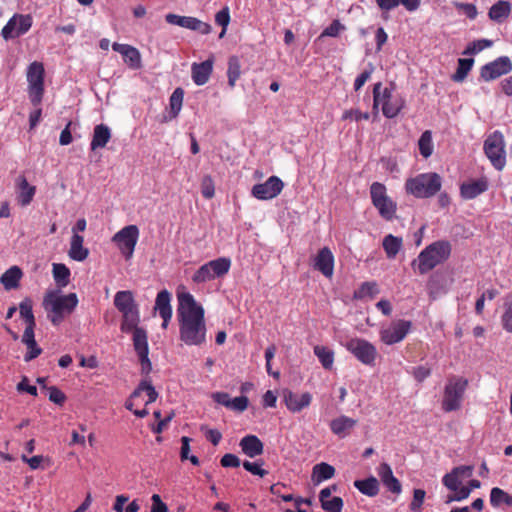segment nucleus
Wrapping results in <instances>:
<instances>
[{
    "instance_id": "f257e3e1",
    "label": "nucleus",
    "mask_w": 512,
    "mask_h": 512,
    "mask_svg": "<svg viewBox=\"0 0 512 512\" xmlns=\"http://www.w3.org/2000/svg\"><path fill=\"white\" fill-rule=\"evenodd\" d=\"M177 320L180 340L188 346H201L206 342V324L203 307L189 292L177 291Z\"/></svg>"
},
{
    "instance_id": "f03ea898",
    "label": "nucleus",
    "mask_w": 512,
    "mask_h": 512,
    "mask_svg": "<svg viewBox=\"0 0 512 512\" xmlns=\"http://www.w3.org/2000/svg\"><path fill=\"white\" fill-rule=\"evenodd\" d=\"M139 309L122 314L120 329L123 333H132L134 350L139 358L141 373L148 375L152 371V363L149 359V346L147 331L139 327Z\"/></svg>"
},
{
    "instance_id": "7ed1b4c3",
    "label": "nucleus",
    "mask_w": 512,
    "mask_h": 512,
    "mask_svg": "<svg viewBox=\"0 0 512 512\" xmlns=\"http://www.w3.org/2000/svg\"><path fill=\"white\" fill-rule=\"evenodd\" d=\"M406 101L404 97L395 92V84L390 83L389 86L383 87L381 82H377L373 86V114L378 115L379 109L382 114L392 119L397 117L404 109Z\"/></svg>"
},
{
    "instance_id": "20e7f679",
    "label": "nucleus",
    "mask_w": 512,
    "mask_h": 512,
    "mask_svg": "<svg viewBox=\"0 0 512 512\" xmlns=\"http://www.w3.org/2000/svg\"><path fill=\"white\" fill-rule=\"evenodd\" d=\"M451 251L452 247L449 241H435L423 249L411 265L420 275H425L448 260Z\"/></svg>"
},
{
    "instance_id": "39448f33",
    "label": "nucleus",
    "mask_w": 512,
    "mask_h": 512,
    "mask_svg": "<svg viewBox=\"0 0 512 512\" xmlns=\"http://www.w3.org/2000/svg\"><path fill=\"white\" fill-rule=\"evenodd\" d=\"M78 305L76 293L60 295L57 291L48 292L43 300V306L48 311V318L53 325L62 323L67 315H70Z\"/></svg>"
},
{
    "instance_id": "423d86ee",
    "label": "nucleus",
    "mask_w": 512,
    "mask_h": 512,
    "mask_svg": "<svg viewBox=\"0 0 512 512\" xmlns=\"http://www.w3.org/2000/svg\"><path fill=\"white\" fill-rule=\"evenodd\" d=\"M442 187V179L435 172H427L409 178L405 182V190L416 198H430L436 195Z\"/></svg>"
},
{
    "instance_id": "0eeeda50",
    "label": "nucleus",
    "mask_w": 512,
    "mask_h": 512,
    "mask_svg": "<svg viewBox=\"0 0 512 512\" xmlns=\"http://www.w3.org/2000/svg\"><path fill=\"white\" fill-rule=\"evenodd\" d=\"M467 387V379L458 376L449 377L444 387L441 403L443 411L452 412L459 410Z\"/></svg>"
},
{
    "instance_id": "6e6552de",
    "label": "nucleus",
    "mask_w": 512,
    "mask_h": 512,
    "mask_svg": "<svg viewBox=\"0 0 512 512\" xmlns=\"http://www.w3.org/2000/svg\"><path fill=\"white\" fill-rule=\"evenodd\" d=\"M370 198L379 215L386 221L395 218L397 204L387 194V188L383 183L373 182L370 186Z\"/></svg>"
},
{
    "instance_id": "1a4fd4ad",
    "label": "nucleus",
    "mask_w": 512,
    "mask_h": 512,
    "mask_svg": "<svg viewBox=\"0 0 512 512\" xmlns=\"http://www.w3.org/2000/svg\"><path fill=\"white\" fill-rule=\"evenodd\" d=\"M45 69L41 62L34 61L27 68L28 96L34 107L41 105L44 95Z\"/></svg>"
},
{
    "instance_id": "9d476101",
    "label": "nucleus",
    "mask_w": 512,
    "mask_h": 512,
    "mask_svg": "<svg viewBox=\"0 0 512 512\" xmlns=\"http://www.w3.org/2000/svg\"><path fill=\"white\" fill-rule=\"evenodd\" d=\"M484 153L491 165L498 171L503 170L506 165L505 139L503 134L496 130L484 141Z\"/></svg>"
},
{
    "instance_id": "9b49d317",
    "label": "nucleus",
    "mask_w": 512,
    "mask_h": 512,
    "mask_svg": "<svg viewBox=\"0 0 512 512\" xmlns=\"http://www.w3.org/2000/svg\"><path fill=\"white\" fill-rule=\"evenodd\" d=\"M231 261L229 258L220 257L200 266L192 276L195 283H205L215 278L222 277L229 272Z\"/></svg>"
},
{
    "instance_id": "f8f14e48",
    "label": "nucleus",
    "mask_w": 512,
    "mask_h": 512,
    "mask_svg": "<svg viewBox=\"0 0 512 512\" xmlns=\"http://www.w3.org/2000/svg\"><path fill=\"white\" fill-rule=\"evenodd\" d=\"M359 362L366 366H374L378 352L376 347L366 339L354 337L343 344Z\"/></svg>"
},
{
    "instance_id": "ddd939ff",
    "label": "nucleus",
    "mask_w": 512,
    "mask_h": 512,
    "mask_svg": "<svg viewBox=\"0 0 512 512\" xmlns=\"http://www.w3.org/2000/svg\"><path fill=\"white\" fill-rule=\"evenodd\" d=\"M138 238V227L136 225H128L114 234L112 242L116 244L125 259H130L133 256Z\"/></svg>"
},
{
    "instance_id": "4468645a",
    "label": "nucleus",
    "mask_w": 512,
    "mask_h": 512,
    "mask_svg": "<svg viewBox=\"0 0 512 512\" xmlns=\"http://www.w3.org/2000/svg\"><path fill=\"white\" fill-rule=\"evenodd\" d=\"M512 71V61L508 56H500L486 63L480 69V79L490 82Z\"/></svg>"
},
{
    "instance_id": "2eb2a0df",
    "label": "nucleus",
    "mask_w": 512,
    "mask_h": 512,
    "mask_svg": "<svg viewBox=\"0 0 512 512\" xmlns=\"http://www.w3.org/2000/svg\"><path fill=\"white\" fill-rule=\"evenodd\" d=\"M32 23L33 20L29 14H15L2 28L1 35L5 40L17 38L27 33Z\"/></svg>"
},
{
    "instance_id": "dca6fc26",
    "label": "nucleus",
    "mask_w": 512,
    "mask_h": 512,
    "mask_svg": "<svg viewBox=\"0 0 512 512\" xmlns=\"http://www.w3.org/2000/svg\"><path fill=\"white\" fill-rule=\"evenodd\" d=\"M412 327L411 321L400 319L392 322L388 327L381 329L380 339L386 345L401 342Z\"/></svg>"
},
{
    "instance_id": "f3484780",
    "label": "nucleus",
    "mask_w": 512,
    "mask_h": 512,
    "mask_svg": "<svg viewBox=\"0 0 512 512\" xmlns=\"http://www.w3.org/2000/svg\"><path fill=\"white\" fill-rule=\"evenodd\" d=\"M284 183L277 176H270L264 183L256 184L251 189V195L258 200H271L283 190Z\"/></svg>"
},
{
    "instance_id": "a211bd4d",
    "label": "nucleus",
    "mask_w": 512,
    "mask_h": 512,
    "mask_svg": "<svg viewBox=\"0 0 512 512\" xmlns=\"http://www.w3.org/2000/svg\"><path fill=\"white\" fill-rule=\"evenodd\" d=\"M442 483L448 490L454 492L453 496L448 497L446 503L462 501L468 498L471 493V488L462 486V479L452 470L444 475Z\"/></svg>"
},
{
    "instance_id": "6ab92c4d",
    "label": "nucleus",
    "mask_w": 512,
    "mask_h": 512,
    "mask_svg": "<svg viewBox=\"0 0 512 512\" xmlns=\"http://www.w3.org/2000/svg\"><path fill=\"white\" fill-rule=\"evenodd\" d=\"M334 264L335 258L329 247L321 248L313 259V268L328 279L334 274Z\"/></svg>"
},
{
    "instance_id": "aec40b11",
    "label": "nucleus",
    "mask_w": 512,
    "mask_h": 512,
    "mask_svg": "<svg viewBox=\"0 0 512 512\" xmlns=\"http://www.w3.org/2000/svg\"><path fill=\"white\" fill-rule=\"evenodd\" d=\"M171 293L164 289L158 292L155 299L154 310L157 311L163 319L161 327L166 329L172 318Z\"/></svg>"
},
{
    "instance_id": "412c9836",
    "label": "nucleus",
    "mask_w": 512,
    "mask_h": 512,
    "mask_svg": "<svg viewBox=\"0 0 512 512\" xmlns=\"http://www.w3.org/2000/svg\"><path fill=\"white\" fill-rule=\"evenodd\" d=\"M312 401V395L309 392L298 394L292 391L284 393V403L287 409L292 413H299L307 408Z\"/></svg>"
},
{
    "instance_id": "4be33fe9",
    "label": "nucleus",
    "mask_w": 512,
    "mask_h": 512,
    "mask_svg": "<svg viewBox=\"0 0 512 512\" xmlns=\"http://www.w3.org/2000/svg\"><path fill=\"white\" fill-rule=\"evenodd\" d=\"M213 65H214L213 57H211L201 63L194 62L191 65V77H192L193 82L198 86H202V85L206 84L209 81L210 76L213 72Z\"/></svg>"
},
{
    "instance_id": "5701e85b",
    "label": "nucleus",
    "mask_w": 512,
    "mask_h": 512,
    "mask_svg": "<svg viewBox=\"0 0 512 512\" xmlns=\"http://www.w3.org/2000/svg\"><path fill=\"white\" fill-rule=\"evenodd\" d=\"M489 183L486 177L470 180L460 186L461 197L471 200L488 190Z\"/></svg>"
},
{
    "instance_id": "b1692460",
    "label": "nucleus",
    "mask_w": 512,
    "mask_h": 512,
    "mask_svg": "<svg viewBox=\"0 0 512 512\" xmlns=\"http://www.w3.org/2000/svg\"><path fill=\"white\" fill-rule=\"evenodd\" d=\"M112 49L118 53H120L124 62L132 69L141 68V55L137 48L128 45L114 42L112 44Z\"/></svg>"
},
{
    "instance_id": "393cba45",
    "label": "nucleus",
    "mask_w": 512,
    "mask_h": 512,
    "mask_svg": "<svg viewBox=\"0 0 512 512\" xmlns=\"http://www.w3.org/2000/svg\"><path fill=\"white\" fill-rule=\"evenodd\" d=\"M16 193L18 203L22 207H26L33 201L36 193V187L34 185H30L25 176L20 175L16 179Z\"/></svg>"
},
{
    "instance_id": "a878e982",
    "label": "nucleus",
    "mask_w": 512,
    "mask_h": 512,
    "mask_svg": "<svg viewBox=\"0 0 512 512\" xmlns=\"http://www.w3.org/2000/svg\"><path fill=\"white\" fill-rule=\"evenodd\" d=\"M241 451L249 458H255L263 454L264 445L256 435H246L240 442Z\"/></svg>"
},
{
    "instance_id": "bb28decb",
    "label": "nucleus",
    "mask_w": 512,
    "mask_h": 512,
    "mask_svg": "<svg viewBox=\"0 0 512 512\" xmlns=\"http://www.w3.org/2000/svg\"><path fill=\"white\" fill-rule=\"evenodd\" d=\"M357 421L345 415H341L330 422V429L339 438H345L356 426Z\"/></svg>"
},
{
    "instance_id": "cd10ccee",
    "label": "nucleus",
    "mask_w": 512,
    "mask_h": 512,
    "mask_svg": "<svg viewBox=\"0 0 512 512\" xmlns=\"http://www.w3.org/2000/svg\"><path fill=\"white\" fill-rule=\"evenodd\" d=\"M114 305L121 314L139 309L133 293L129 290L118 291L114 296Z\"/></svg>"
},
{
    "instance_id": "c85d7f7f",
    "label": "nucleus",
    "mask_w": 512,
    "mask_h": 512,
    "mask_svg": "<svg viewBox=\"0 0 512 512\" xmlns=\"http://www.w3.org/2000/svg\"><path fill=\"white\" fill-rule=\"evenodd\" d=\"M111 139V130L105 124H98L94 127L90 148L95 151L104 148Z\"/></svg>"
},
{
    "instance_id": "c756f323",
    "label": "nucleus",
    "mask_w": 512,
    "mask_h": 512,
    "mask_svg": "<svg viewBox=\"0 0 512 512\" xmlns=\"http://www.w3.org/2000/svg\"><path fill=\"white\" fill-rule=\"evenodd\" d=\"M83 242V236L77 233H75V235H72L70 240V248L68 251V255L72 260L81 262L88 257L89 251L87 248L83 246Z\"/></svg>"
},
{
    "instance_id": "7c9ffc66",
    "label": "nucleus",
    "mask_w": 512,
    "mask_h": 512,
    "mask_svg": "<svg viewBox=\"0 0 512 512\" xmlns=\"http://www.w3.org/2000/svg\"><path fill=\"white\" fill-rule=\"evenodd\" d=\"M375 2L382 11H391L399 5H403L407 11L414 12L421 4L420 0H375Z\"/></svg>"
},
{
    "instance_id": "2f4dec72",
    "label": "nucleus",
    "mask_w": 512,
    "mask_h": 512,
    "mask_svg": "<svg viewBox=\"0 0 512 512\" xmlns=\"http://www.w3.org/2000/svg\"><path fill=\"white\" fill-rule=\"evenodd\" d=\"M510 13L511 3L509 1L499 0L490 7L488 17L496 23H502L509 17Z\"/></svg>"
},
{
    "instance_id": "473e14b6",
    "label": "nucleus",
    "mask_w": 512,
    "mask_h": 512,
    "mask_svg": "<svg viewBox=\"0 0 512 512\" xmlns=\"http://www.w3.org/2000/svg\"><path fill=\"white\" fill-rule=\"evenodd\" d=\"M427 290L431 300H436L448 292L449 287L444 277L433 275L427 283Z\"/></svg>"
},
{
    "instance_id": "72a5a7b5",
    "label": "nucleus",
    "mask_w": 512,
    "mask_h": 512,
    "mask_svg": "<svg viewBox=\"0 0 512 512\" xmlns=\"http://www.w3.org/2000/svg\"><path fill=\"white\" fill-rule=\"evenodd\" d=\"M21 277V269L17 266H12L4 272L0 278V282L6 290H11L18 287Z\"/></svg>"
},
{
    "instance_id": "f704fd0d",
    "label": "nucleus",
    "mask_w": 512,
    "mask_h": 512,
    "mask_svg": "<svg viewBox=\"0 0 512 512\" xmlns=\"http://www.w3.org/2000/svg\"><path fill=\"white\" fill-rule=\"evenodd\" d=\"M335 474V469L332 465L322 462L316 464L312 470V480L314 483L319 484L325 480L332 478Z\"/></svg>"
},
{
    "instance_id": "c9c22d12",
    "label": "nucleus",
    "mask_w": 512,
    "mask_h": 512,
    "mask_svg": "<svg viewBox=\"0 0 512 512\" xmlns=\"http://www.w3.org/2000/svg\"><path fill=\"white\" fill-rule=\"evenodd\" d=\"M354 486L364 495L374 497L379 492L378 480L371 476L363 480H356Z\"/></svg>"
},
{
    "instance_id": "e433bc0d",
    "label": "nucleus",
    "mask_w": 512,
    "mask_h": 512,
    "mask_svg": "<svg viewBox=\"0 0 512 512\" xmlns=\"http://www.w3.org/2000/svg\"><path fill=\"white\" fill-rule=\"evenodd\" d=\"M387 258L394 259L402 247V238L388 234L382 242Z\"/></svg>"
},
{
    "instance_id": "4c0bfd02",
    "label": "nucleus",
    "mask_w": 512,
    "mask_h": 512,
    "mask_svg": "<svg viewBox=\"0 0 512 512\" xmlns=\"http://www.w3.org/2000/svg\"><path fill=\"white\" fill-rule=\"evenodd\" d=\"M378 284L375 281L363 282L360 287L354 291L353 299L362 300L365 298H374L379 294Z\"/></svg>"
},
{
    "instance_id": "58836bf2",
    "label": "nucleus",
    "mask_w": 512,
    "mask_h": 512,
    "mask_svg": "<svg viewBox=\"0 0 512 512\" xmlns=\"http://www.w3.org/2000/svg\"><path fill=\"white\" fill-rule=\"evenodd\" d=\"M143 392H145L147 395V399L144 401L145 405L156 401L158 393L154 386L146 380H143L139 383L137 388L132 392V398H139Z\"/></svg>"
},
{
    "instance_id": "ea45409f",
    "label": "nucleus",
    "mask_w": 512,
    "mask_h": 512,
    "mask_svg": "<svg viewBox=\"0 0 512 512\" xmlns=\"http://www.w3.org/2000/svg\"><path fill=\"white\" fill-rule=\"evenodd\" d=\"M313 351L324 369H332L334 363V352L332 349L326 346L316 345Z\"/></svg>"
},
{
    "instance_id": "a19ab883",
    "label": "nucleus",
    "mask_w": 512,
    "mask_h": 512,
    "mask_svg": "<svg viewBox=\"0 0 512 512\" xmlns=\"http://www.w3.org/2000/svg\"><path fill=\"white\" fill-rule=\"evenodd\" d=\"M52 273L58 287L64 288L69 284L70 270L65 264L54 263Z\"/></svg>"
},
{
    "instance_id": "79ce46f5",
    "label": "nucleus",
    "mask_w": 512,
    "mask_h": 512,
    "mask_svg": "<svg viewBox=\"0 0 512 512\" xmlns=\"http://www.w3.org/2000/svg\"><path fill=\"white\" fill-rule=\"evenodd\" d=\"M473 64L474 60L472 58H459L458 67L456 72L452 75V80L458 83L463 82L471 71Z\"/></svg>"
},
{
    "instance_id": "37998d69",
    "label": "nucleus",
    "mask_w": 512,
    "mask_h": 512,
    "mask_svg": "<svg viewBox=\"0 0 512 512\" xmlns=\"http://www.w3.org/2000/svg\"><path fill=\"white\" fill-rule=\"evenodd\" d=\"M490 504L493 507L501 505L512 506V496L499 487H494L490 492Z\"/></svg>"
},
{
    "instance_id": "c03bdc74",
    "label": "nucleus",
    "mask_w": 512,
    "mask_h": 512,
    "mask_svg": "<svg viewBox=\"0 0 512 512\" xmlns=\"http://www.w3.org/2000/svg\"><path fill=\"white\" fill-rule=\"evenodd\" d=\"M418 148L421 156L425 159L432 155L434 146L432 132L430 130H426L421 134L418 140Z\"/></svg>"
},
{
    "instance_id": "a18cd8bd",
    "label": "nucleus",
    "mask_w": 512,
    "mask_h": 512,
    "mask_svg": "<svg viewBox=\"0 0 512 512\" xmlns=\"http://www.w3.org/2000/svg\"><path fill=\"white\" fill-rule=\"evenodd\" d=\"M241 75V64L237 56H231L228 60V69H227V77H228V85L230 88H234L236 81L240 78Z\"/></svg>"
},
{
    "instance_id": "49530a36",
    "label": "nucleus",
    "mask_w": 512,
    "mask_h": 512,
    "mask_svg": "<svg viewBox=\"0 0 512 512\" xmlns=\"http://www.w3.org/2000/svg\"><path fill=\"white\" fill-rule=\"evenodd\" d=\"M184 28L192 31H197L202 35H207L212 31V27L210 24L203 22L198 18L192 16L186 17Z\"/></svg>"
},
{
    "instance_id": "de8ad7c7",
    "label": "nucleus",
    "mask_w": 512,
    "mask_h": 512,
    "mask_svg": "<svg viewBox=\"0 0 512 512\" xmlns=\"http://www.w3.org/2000/svg\"><path fill=\"white\" fill-rule=\"evenodd\" d=\"M501 324L505 331L512 332V293L506 296L504 312L501 316Z\"/></svg>"
},
{
    "instance_id": "09e8293b",
    "label": "nucleus",
    "mask_w": 512,
    "mask_h": 512,
    "mask_svg": "<svg viewBox=\"0 0 512 512\" xmlns=\"http://www.w3.org/2000/svg\"><path fill=\"white\" fill-rule=\"evenodd\" d=\"M184 98V91L182 88H176L170 96L169 104L172 117H177L181 111Z\"/></svg>"
},
{
    "instance_id": "8fccbe9b",
    "label": "nucleus",
    "mask_w": 512,
    "mask_h": 512,
    "mask_svg": "<svg viewBox=\"0 0 512 512\" xmlns=\"http://www.w3.org/2000/svg\"><path fill=\"white\" fill-rule=\"evenodd\" d=\"M345 29L346 27L338 19H335L321 32L319 39L324 37H338Z\"/></svg>"
},
{
    "instance_id": "3c124183",
    "label": "nucleus",
    "mask_w": 512,
    "mask_h": 512,
    "mask_svg": "<svg viewBox=\"0 0 512 512\" xmlns=\"http://www.w3.org/2000/svg\"><path fill=\"white\" fill-rule=\"evenodd\" d=\"M493 42L488 39H479L473 41L471 44L468 45V47L465 49L463 54L465 55H474L481 51H483L486 48L491 47Z\"/></svg>"
},
{
    "instance_id": "603ef678",
    "label": "nucleus",
    "mask_w": 512,
    "mask_h": 512,
    "mask_svg": "<svg viewBox=\"0 0 512 512\" xmlns=\"http://www.w3.org/2000/svg\"><path fill=\"white\" fill-rule=\"evenodd\" d=\"M32 308V301L30 299L23 300L19 305L20 315L27 324H35Z\"/></svg>"
},
{
    "instance_id": "864d4df0",
    "label": "nucleus",
    "mask_w": 512,
    "mask_h": 512,
    "mask_svg": "<svg viewBox=\"0 0 512 512\" xmlns=\"http://www.w3.org/2000/svg\"><path fill=\"white\" fill-rule=\"evenodd\" d=\"M321 507L325 512H341L343 508V500L341 497L335 496L321 503Z\"/></svg>"
},
{
    "instance_id": "5fc2aeb1",
    "label": "nucleus",
    "mask_w": 512,
    "mask_h": 512,
    "mask_svg": "<svg viewBox=\"0 0 512 512\" xmlns=\"http://www.w3.org/2000/svg\"><path fill=\"white\" fill-rule=\"evenodd\" d=\"M201 193L204 198L211 199L215 195L214 181L210 175H205L201 180Z\"/></svg>"
},
{
    "instance_id": "6e6d98bb",
    "label": "nucleus",
    "mask_w": 512,
    "mask_h": 512,
    "mask_svg": "<svg viewBox=\"0 0 512 512\" xmlns=\"http://www.w3.org/2000/svg\"><path fill=\"white\" fill-rule=\"evenodd\" d=\"M263 461H256V462H250V461H244L243 462V468L250 472L253 475L264 477L268 474V471L262 468Z\"/></svg>"
},
{
    "instance_id": "4d7b16f0",
    "label": "nucleus",
    "mask_w": 512,
    "mask_h": 512,
    "mask_svg": "<svg viewBox=\"0 0 512 512\" xmlns=\"http://www.w3.org/2000/svg\"><path fill=\"white\" fill-rule=\"evenodd\" d=\"M426 492L423 489H415L413 493V500L410 503V509L413 512H420Z\"/></svg>"
},
{
    "instance_id": "13d9d810",
    "label": "nucleus",
    "mask_w": 512,
    "mask_h": 512,
    "mask_svg": "<svg viewBox=\"0 0 512 512\" xmlns=\"http://www.w3.org/2000/svg\"><path fill=\"white\" fill-rule=\"evenodd\" d=\"M370 114L368 112H361L359 109H350L346 110L343 115V120H355V121H361V120H369Z\"/></svg>"
},
{
    "instance_id": "bf43d9fd",
    "label": "nucleus",
    "mask_w": 512,
    "mask_h": 512,
    "mask_svg": "<svg viewBox=\"0 0 512 512\" xmlns=\"http://www.w3.org/2000/svg\"><path fill=\"white\" fill-rule=\"evenodd\" d=\"M374 71V67L372 64L369 65L368 69H365L361 74H359L354 81V90H360L364 84L371 78V75Z\"/></svg>"
},
{
    "instance_id": "052dcab7",
    "label": "nucleus",
    "mask_w": 512,
    "mask_h": 512,
    "mask_svg": "<svg viewBox=\"0 0 512 512\" xmlns=\"http://www.w3.org/2000/svg\"><path fill=\"white\" fill-rule=\"evenodd\" d=\"M248 404H249V400L246 396H239V397L230 399L228 408H230L234 411L243 412L244 410L247 409Z\"/></svg>"
},
{
    "instance_id": "680f3d73",
    "label": "nucleus",
    "mask_w": 512,
    "mask_h": 512,
    "mask_svg": "<svg viewBox=\"0 0 512 512\" xmlns=\"http://www.w3.org/2000/svg\"><path fill=\"white\" fill-rule=\"evenodd\" d=\"M25 345L27 346L28 349L27 353L24 356V360L26 362L32 361L42 353V349L38 346L36 341L29 342Z\"/></svg>"
},
{
    "instance_id": "e2e57ef3",
    "label": "nucleus",
    "mask_w": 512,
    "mask_h": 512,
    "mask_svg": "<svg viewBox=\"0 0 512 512\" xmlns=\"http://www.w3.org/2000/svg\"><path fill=\"white\" fill-rule=\"evenodd\" d=\"M215 22L222 28H227L230 23V12L227 6L216 13Z\"/></svg>"
},
{
    "instance_id": "0e129e2a",
    "label": "nucleus",
    "mask_w": 512,
    "mask_h": 512,
    "mask_svg": "<svg viewBox=\"0 0 512 512\" xmlns=\"http://www.w3.org/2000/svg\"><path fill=\"white\" fill-rule=\"evenodd\" d=\"M377 474L383 484L386 483L392 476H394L390 465L385 462L378 466Z\"/></svg>"
},
{
    "instance_id": "69168bd1",
    "label": "nucleus",
    "mask_w": 512,
    "mask_h": 512,
    "mask_svg": "<svg viewBox=\"0 0 512 512\" xmlns=\"http://www.w3.org/2000/svg\"><path fill=\"white\" fill-rule=\"evenodd\" d=\"M49 400L55 404L62 405L66 400V396L60 389L52 386L49 388Z\"/></svg>"
},
{
    "instance_id": "338daca9",
    "label": "nucleus",
    "mask_w": 512,
    "mask_h": 512,
    "mask_svg": "<svg viewBox=\"0 0 512 512\" xmlns=\"http://www.w3.org/2000/svg\"><path fill=\"white\" fill-rule=\"evenodd\" d=\"M220 464L225 468H236L240 466V459L234 454L227 453L221 458Z\"/></svg>"
},
{
    "instance_id": "774afa93",
    "label": "nucleus",
    "mask_w": 512,
    "mask_h": 512,
    "mask_svg": "<svg viewBox=\"0 0 512 512\" xmlns=\"http://www.w3.org/2000/svg\"><path fill=\"white\" fill-rule=\"evenodd\" d=\"M151 500V512H168L167 505L161 500V497L158 494H153Z\"/></svg>"
}]
</instances>
